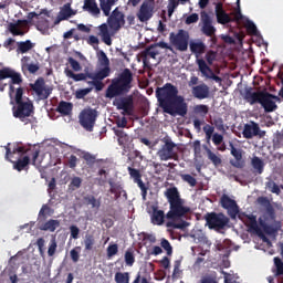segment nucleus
<instances>
[{
  "instance_id": "obj_2",
  "label": "nucleus",
  "mask_w": 283,
  "mask_h": 283,
  "mask_svg": "<svg viewBox=\"0 0 283 283\" xmlns=\"http://www.w3.org/2000/svg\"><path fill=\"white\" fill-rule=\"evenodd\" d=\"M166 198L169 201L170 210L167 213L168 220H171L167 223V227L172 229H187L189 223L185 220H181L182 216L189 213V207L185 206L180 195L178 193L177 188H169L165 192Z\"/></svg>"
},
{
  "instance_id": "obj_1",
  "label": "nucleus",
  "mask_w": 283,
  "mask_h": 283,
  "mask_svg": "<svg viewBox=\"0 0 283 283\" xmlns=\"http://www.w3.org/2000/svg\"><path fill=\"white\" fill-rule=\"evenodd\" d=\"M21 81V74L12 69H2L0 71V92H8L11 98L14 96L17 106L13 107V116L23 120V118H28L32 114V102L23 98Z\"/></svg>"
},
{
  "instance_id": "obj_60",
  "label": "nucleus",
  "mask_w": 283,
  "mask_h": 283,
  "mask_svg": "<svg viewBox=\"0 0 283 283\" xmlns=\"http://www.w3.org/2000/svg\"><path fill=\"white\" fill-rule=\"evenodd\" d=\"M222 140H224V137L218 133H214L212 135V142L214 145H221Z\"/></svg>"
},
{
  "instance_id": "obj_15",
  "label": "nucleus",
  "mask_w": 283,
  "mask_h": 283,
  "mask_svg": "<svg viewBox=\"0 0 283 283\" xmlns=\"http://www.w3.org/2000/svg\"><path fill=\"white\" fill-rule=\"evenodd\" d=\"M261 227H264L265 231L270 233H275L280 231L282 223L280 221H275V217L273 212L268 211L263 217L260 218Z\"/></svg>"
},
{
  "instance_id": "obj_43",
  "label": "nucleus",
  "mask_w": 283,
  "mask_h": 283,
  "mask_svg": "<svg viewBox=\"0 0 283 283\" xmlns=\"http://www.w3.org/2000/svg\"><path fill=\"white\" fill-rule=\"evenodd\" d=\"M84 247L86 251H92V247H94V237L86 234L84 239Z\"/></svg>"
},
{
  "instance_id": "obj_27",
  "label": "nucleus",
  "mask_w": 283,
  "mask_h": 283,
  "mask_svg": "<svg viewBox=\"0 0 283 283\" xmlns=\"http://www.w3.org/2000/svg\"><path fill=\"white\" fill-rule=\"evenodd\" d=\"M114 105L117 109H122L123 114H130L132 112V99L129 98L115 99Z\"/></svg>"
},
{
  "instance_id": "obj_59",
  "label": "nucleus",
  "mask_w": 283,
  "mask_h": 283,
  "mask_svg": "<svg viewBox=\"0 0 283 283\" xmlns=\"http://www.w3.org/2000/svg\"><path fill=\"white\" fill-rule=\"evenodd\" d=\"M161 247L163 249H165V251H167L168 255H171V244L169 243V241H167V239L161 240Z\"/></svg>"
},
{
  "instance_id": "obj_29",
  "label": "nucleus",
  "mask_w": 283,
  "mask_h": 283,
  "mask_svg": "<svg viewBox=\"0 0 283 283\" xmlns=\"http://www.w3.org/2000/svg\"><path fill=\"white\" fill-rule=\"evenodd\" d=\"M196 63L198 65L199 72H201L205 78H208L209 76H213V71L211 70V67H209V65H207V62L205 60L197 59Z\"/></svg>"
},
{
  "instance_id": "obj_57",
  "label": "nucleus",
  "mask_w": 283,
  "mask_h": 283,
  "mask_svg": "<svg viewBox=\"0 0 283 283\" xmlns=\"http://www.w3.org/2000/svg\"><path fill=\"white\" fill-rule=\"evenodd\" d=\"M116 253H118V245L113 244V245H109L107 248V255H108V258H112V256L116 255Z\"/></svg>"
},
{
  "instance_id": "obj_25",
  "label": "nucleus",
  "mask_w": 283,
  "mask_h": 283,
  "mask_svg": "<svg viewBox=\"0 0 283 283\" xmlns=\"http://www.w3.org/2000/svg\"><path fill=\"white\" fill-rule=\"evenodd\" d=\"M192 96L195 98L205 99L209 97V86L207 84H200L192 87Z\"/></svg>"
},
{
  "instance_id": "obj_49",
  "label": "nucleus",
  "mask_w": 283,
  "mask_h": 283,
  "mask_svg": "<svg viewBox=\"0 0 283 283\" xmlns=\"http://www.w3.org/2000/svg\"><path fill=\"white\" fill-rule=\"evenodd\" d=\"M266 187L272 193H280V187L274 181H269Z\"/></svg>"
},
{
  "instance_id": "obj_35",
  "label": "nucleus",
  "mask_w": 283,
  "mask_h": 283,
  "mask_svg": "<svg viewBox=\"0 0 283 283\" xmlns=\"http://www.w3.org/2000/svg\"><path fill=\"white\" fill-rule=\"evenodd\" d=\"M252 167L258 174H262V171H264V161L258 157H254L252 158Z\"/></svg>"
},
{
  "instance_id": "obj_18",
  "label": "nucleus",
  "mask_w": 283,
  "mask_h": 283,
  "mask_svg": "<svg viewBox=\"0 0 283 283\" xmlns=\"http://www.w3.org/2000/svg\"><path fill=\"white\" fill-rule=\"evenodd\" d=\"M201 32H203L206 36H213L216 34V27H213L211 17L206 12L201 13Z\"/></svg>"
},
{
  "instance_id": "obj_55",
  "label": "nucleus",
  "mask_w": 283,
  "mask_h": 283,
  "mask_svg": "<svg viewBox=\"0 0 283 283\" xmlns=\"http://www.w3.org/2000/svg\"><path fill=\"white\" fill-rule=\"evenodd\" d=\"M199 15L198 13H192L186 19V24L191 25V23H198Z\"/></svg>"
},
{
  "instance_id": "obj_51",
  "label": "nucleus",
  "mask_w": 283,
  "mask_h": 283,
  "mask_svg": "<svg viewBox=\"0 0 283 283\" xmlns=\"http://www.w3.org/2000/svg\"><path fill=\"white\" fill-rule=\"evenodd\" d=\"M90 92H92V88L77 90L75 92V96H76V98H85V96H87V94H90Z\"/></svg>"
},
{
  "instance_id": "obj_17",
  "label": "nucleus",
  "mask_w": 283,
  "mask_h": 283,
  "mask_svg": "<svg viewBox=\"0 0 283 283\" xmlns=\"http://www.w3.org/2000/svg\"><path fill=\"white\" fill-rule=\"evenodd\" d=\"M220 202L223 209H227L229 216H231L232 218H235V216L240 213V208H238V203L235 202V199H233V197L223 195L220 199Z\"/></svg>"
},
{
  "instance_id": "obj_23",
  "label": "nucleus",
  "mask_w": 283,
  "mask_h": 283,
  "mask_svg": "<svg viewBox=\"0 0 283 283\" xmlns=\"http://www.w3.org/2000/svg\"><path fill=\"white\" fill-rule=\"evenodd\" d=\"M174 147H176V145H174V143L166 142V144L158 151V156H159L160 160L171 159V157L174 156Z\"/></svg>"
},
{
  "instance_id": "obj_62",
  "label": "nucleus",
  "mask_w": 283,
  "mask_h": 283,
  "mask_svg": "<svg viewBox=\"0 0 283 283\" xmlns=\"http://www.w3.org/2000/svg\"><path fill=\"white\" fill-rule=\"evenodd\" d=\"M125 262L128 266H132L134 264V254L132 252L125 253Z\"/></svg>"
},
{
  "instance_id": "obj_31",
  "label": "nucleus",
  "mask_w": 283,
  "mask_h": 283,
  "mask_svg": "<svg viewBox=\"0 0 283 283\" xmlns=\"http://www.w3.org/2000/svg\"><path fill=\"white\" fill-rule=\"evenodd\" d=\"M107 76H109V66L102 67L99 71L88 74V78L93 81H103Z\"/></svg>"
},
{
  "instance_id": "obj_20",
  "label": "nucleus",
  "mask_w": 283,
  "mask_h": 283,
  "mask_svg": "<svg viewBox=\"0 0 283 283\" xmlns=\"http://www.w3.org/2000/svg\"><path fill=\"white\" fill-rule=\"evenodd\" d=\"M75 14H76V11L72 9L70 3H66L61 8L54 23L55 25H59L61 21H65L70 19V17H74Z\"/></svg>"
},
{
  "instance_id": "obj_19",
  "label": "nucleus",
  "mask_w": 283,
  "mask_h": 283,
  "mask_svg": "<svg viewBox=\"0 0 283 283\" xmlns=\"http://www.w3.org/2000/svg\"><path fill=\"white\" fill-rule=\"evenodd\" d=\"M254 136H264V132L260 129L256 123L250 122L243 127V138H253Z\"/></svg>"
},
{
  "instance_id": "obj_47",
  "label": "nucleus",
  "mask_w": 283,
  "mask_h": 283,
  "mask_svg": "<svg viewBox=\"0 0 283 283\" xmlns=\"http://www.w3.org/2000/svg\"><path fill=\"white\" fill-rule=\"evenodd\" d=\"M69 63L72 70H74V72H81V70H83V67L81 66V63H78V61L74 60L73 57L69 59Z\"/></svg>"
},
{
  "instance_id": "obj_61",
  "label": "nucleus",
  "mask_w": 283,
  "mask_h": 283,
  "mask_svg": "<svg viewBox=\"0 0 283 283\" xmlns=\"http://www.w3.org/2000/svg\"><path fill=\"white\" fill-rule=\"evenodd\" d=\"M206 61L209 63V65L213 64V61H216V52L210 51L206 54Z\"/></svg>"
},
{
  "instance_id": "obj_48",
  "label": "nucleus",
  "mask_w": 283,
  "mask_h": 283,
  "mask_svg": "<svg viewBox=\"0 0 283 283\" xmlns=\"http://www.w3.org/2000/svg\"><path fill=\"white\" fill-rule=\"evenodd\" d=\"M181 179L184 182L190 185V187H196V178H193L191 175H181Z\"/></svg>"
},
{
  "instance_id": "obj_24",
  "label": "nucleus",
  "mask_w": 283,
  "mask_h": 283,
  "mask_svg": "<svg viewBox=\"0 0 283 283\" xmlns=\"http://www.w3.org/2000/svg\"><path fill=\"white\" fill-rule=\"evenodd\" d=\"M190 52L196 55V59H199L200 54H205L206 45L201 40L190 41Z\"/></svg>"
},
{
  "instance_id": "obj_10",
  "label": "nucleus",
  "mask_w": 283,
  "mask_h": 283,
  "mask_svg": "<svg viewBox=\"0 0 283 283\" xmlns=\"http://www.w3.org/2000/svg\"><path fill=\"white\" fill-rule=\"evenodd\" d=\"M164 112L170 116H187V102L185 97L178 95Z\"/></svg>"
},
{
  "instance_id": "obj_33",
  "label": "nucleus",
  "mask_w": 283,
  "mask_h": 283,
  "mask_svg": "<svg viewBox=\"0 0 283 283\" xmlns=\"http://www.w3.org/2000/svg\"><path fill=\"white\" fill-rule=\"evenodd\" d=\"M34 48V44L30 42V40H27L24 42H18V50L17 52H20L21 54H25L30 52Z\"/></svg>"
},
{
  "instance_id": "obj_30",
  "label": "nucleus",
  "mask_w": 283,
  "mask_h": 283,
  "mask_svg": "<svg viewBox=\"0 0 283 283\" xmlns=\"http://www.w3.org/2000/svg\"><path fill=\"white\" fill-rule=\"evenodd\" d=\"M150 220L153 224H156L157 227L165 224V212L163 210L154 209Z\"/></svg>"
},
{
  "instance_id": "obj_16",
  "label": "nucleus",
  "mask_w": 283,
  "mask_h": 283,
  "mask_svg": "<svg viewBox=\"0 0 283 283\" xmlns=\"http://www.w3.org/2000/svg\"><path fill=\"white\" fill-rule=\"evenodd\" d=\"M206 220L209 229H216L217 231L224 229V227L229 224V218L222 213H210L207 216Z\"/></svg>"
},
{
  "instance_id": "obj_22",
  "label": "nucleus",
  "mask_w": 283,
  "mask_h": 283,
  "mask_svg": "<svg viewBox=\"0 0 283 283\" xmlns=\"http://www.w3.org/2000/svg\"><path fill=\"white\" fill-rule=\"evenodd\" d=\"M129 175L132 178H134L135 182L138 185L139 189L142 190L143 200L147 199V187H145V184L143 182V179H140V172L134 168H128Z\"/></svg>"
},
{
  "instance_id": "obj_44",
  "label": "nucleus",
  "mask_w": 283,
  "mask_h": 283,
  "mask_svg": "<svg viewBox=\"0 0 283 283\" xmlns=\"http://www.w3.org/2000/svg\"><path fill=\"white\" fill-rule=\"evenodd\" d=\"M56 247H57L56 245V239L55 238L51 239L50 244H49V249H48V255L50 258H52V255H54L56 253Z\"/></svg>"
},
{
  "instance_id": "obj_11",
  "label": "nucleus",
  "mask_w": 283,
  "mask_h": 283,
  "mask_svg": "<svg viewBox=\"0 0 283 283\" xmlns=\"http://www.w3.org/2000/svg\"><path fill=\"white\" fill-rule=\"evenodd\" d=\"M170 43L176 46L179 52H187L189 48V32L179 30L177 33H170Z\"/></svg>"
},
{
  "instance_id": "obj_58",
  "label": "nucleus",
  "mask_w": 283,
  "mask_h": 283,
  "mask_svg": "<svg viewBox=\"0 0 283 283\" xmlns=\"http://www.w3.org/2000/svg\"><path fill=\"white\" fill-rule=\"evenodd\" d=\"M234 19L235 21H242V23H244L245 19H249V18L244 17L240 8H238V10L234 12Z\"/></svg>"
},
{
  "instance_id": "obj_41",
  "label": "nucleus",
  "mask_w": 283,
  "mask_h": 283,
  "mask_svg": "<svg viewBox=\"0 0 283 283\" xmlns=\"http://www.w3.org/2000/svg\"><path fill=\"white\" fill-rule=\"evenodd\" d=\"M54 214V210H52L50 207L48 206H43L40 210L39 216L42 218H49L50 216Z\"/></svg>"
},
{
  "instance_id": "obj_3",
  "label": "nucleus",
  "mask_w": 283,
  "mask_h": 283,
  "mask_svg": "<svg viewBox=\"0 0 283 283\" xmlns=\"http://www.w3.org/2000/svg\"><path fill=\"white\" fill-rule=\"evenodd\" d=\"M106 23L99 25V36L106 45H112V36H114L123 25H125V17L118 9H115Z\"/></svg>"
},
{
  "instance_id": "obj_46",
  "label": "nucleus",
  "mask_w": 283,
  "mask_h": 283,
  "mask_svg": "<svg viewBox=\"0 0 283 283\" xmlns=\"http://www.w3.org/2000/svg\"><path fill=\"white\" fill-rule=\"evenodd\" d=\"M32 57H30V56H23L22 59H21V67H22V72H25L27 70H28V67H29V65H31L32 64Z\"/></svg>"
},
{
  "instance_id": "obj_53",
  "label": "nucleus",
  "mask_w": 283,
  "mask_h": 283,
  "mask_svg": "<svg viewBox=\"0 0 283 283\" xmlns=\"http://www.w3.org/2000/svg\"><path fill=\"white\" fill-rule=\"evenodd\" d=\"M70 231H71V238H73V240H78V233H81V230L78 229V227L71 226Z\"/></svg>"
},
{
  "instance_id": "obj_45",
  "label": "nucleus",
  "mask_w": 283,
  "mask_h": 283,
  "mask_svg": "<svg viewBox=\"0 0 283 283\" xmlns=\"http://www.w3.org/2000/svg\"><path fill=\"white\" fill-rule=\"evenodd\" d=\"M11 34H13V36H23V32L21 31V27H19L18 24H11L9 28Z\"/></svg>"
},
{
  "instance_id": "obj_4",
  "label": "nucleus",
  "mask_w": 283,
  "mask_h": 283,
  "mask_svg": "<svg viewBox=\"0 0 283 283\" xmlns=\"http://www.w3.org/2000/svg\"><path fill=\"white\" fill-rule=\"evenodd\" d=\"M129 83H132V73L129 70H125L119 78L113 80L112 85L108 86L106 91V97L114 98L115 96L123 94V92H127V90H129Z\"/></svg>"
},
{
  "instance_id": "obj_8",
  "label": "nucleus",
  "mask_w": 283,
  "mask_h": 283,
  "mask_svg": "<svg viewBox=\"0 0 283 283\" xmlns=\"http://www.w3.org/2000/svg\"><path fill=\"white\" fill-rule=\"evenodd\" d=\"M277 101H280V98L271 94L252 93L249 103H251V105H253V103H260L265 112H275V109H277V105L275 104Z\"/></svg>"
},
{
  "instance_id": "obj_28",
  "label": "nucleus",
  "mask_w": 283,
  "mask_h": 283,
  "mask_svg": "<svg viewBox=\"0 0 283 283\" xmlns=\"http://www.w3.org/2000/svg\"><path fill=\"white\" fill-rule=\"evenodd\" d=\"M59 227H61V221L50 219L49 221L40 226V231H49L50 233H54V231L57 230Z\"/></svg>"
},
{
  "instance_id": "obj_34",
  "label": "nucleus",
  "mask_w": 283,
  "mask_h": 283,
  "mask_svg": "<svg viewBox=\"0 0 283 283\" xmlns=\"http://www.w3.org/2000/svg\"><path fill=\"white\" fill-rule=\"evenodd\" d=\"M57 112L63 116H70L72 114V103L61 102L57 106Z\"/></svg>"
},
{
  "instance_id": "obj_5",
  "label": "nucleus",
  "mask_w": 283,
  "mask_h": 283,
  "mask_svg": "<svg viewBox=\"0 0 283 283\" xmlns=\"http://www.w3.org/2000/svg\"><path fill=\"white\" fill-rule=\"evenodd\" d=\"M6 159L13 164V169L17 171H23L30 165V156L21 147L13 148L12 150L6 147Z\"/></svg>"
},
{
  "instance_id": "obj_36",
  "label": "nucleus",
  "mask_w": 283,
  "mask_h": 283,
  "mask_svg": "<svg viewBox=\"0 0 283 283\" xmlns=\"http://www.w3.org/2000/svg\"><path fill=\"white\" fill-rule=\"evenodd\" d=\"M97 63H99L102 67H108L107 65H109V59L103 51L97 52Z\"/></svg>"
},
{
  "instance_id": "obj_56",
  "label": "nucleus",
  "mask_w": 283,
  "mask_h": 283,
  "mask_svg": "<svg viewBox=\"0 0 283 283\" xmlns=\"http://www.w3.org/2000/svg\"><path fill=\"white\" fill-rule=\"evenodd\" d=\"M25 72H30V74L39 72V63L31 62V64H29V67H27Z\"/></svg>"
},
{
  "instance_id": "obj_32",
  "label": "nucleus",
  "mask_w": 283,
  "mask_h": 283,
  "mask_svg": "<svg viewBox=\"0 0 283 283\" xmlns=\"http://www.w3.org/2000/svg\"><path fill=\"white\" fill-rule=\"evenodd\" d=\"M118 0H99V6L105 14V17H109V12H112V6L116 3Z\"/></svg>"
},
{
  "instance_id": "obj_64",
  "label": "nucleus",
  "mask_w": 283,
  "mask_h": 283,
  "mask_svg": "<svg viewBox=\"0 0 283 283\" xmlns=\"http://www.w3.org/2000/svg\"><path fill=\"white\" fill-rule=\"evenodd\" d=\"M81 178L74 177L71 181V187H73L72 189H78V187H81Z\"/></svg>"
},
{
  "instance_id": "obj_54",
  "label": "nucleus",
  "mask_w": 283,
  "mask_h": 283,
  "mask_svg": "<svg viewBox=\"0 0 283 283\" xmlns=\"http://www.w3.org/2000/svg\"><path fill=\"white\" fill-rule=\"evenodd\" d=\"M231 155L235 158V160H242V151L233 147V145H231Z\"/></svg>"
},
{
  "instance_id": "obj_26",
  "label": "nucleus",
  "mask_w": 283,
  "mask_h": 283,
  "mask_svg": "<svg viewBox=\"0 0 283 283\" xmlns=\"http://www.w3.org/2000/svg\"><path fill=\"white\" fill-rule=\"evenodd\" d=\"M83 9L85 12L92 14V17H98L101 14V9L98 8L96 0H85Z\"/></svg>"
},
{
  "instance_id": "obj_63",
  "label": "nucleus",
  "mask_w": 283,
  "mask_h": 283,
  "mask_svg": "<svg viewBox=\"0 0 283 283\" xmlns=\"http://www.w3.org/2000/svg\"><path fill=\"white\" fill-rule=\"evenodd\" d=\"M259 238L262 241L263 247H268V248L272 247L271 239H269V237L264 234H260Z\"/></svg>"
},
{
  "instance_id": "obj_42",
  "label": "nucleus",
  "mask_w": 283,
  "mask_h": 283,
  "mask_svg": "<svg viewBox=\"0 0 283 283\" xmlns=\"http://www.w3.org/2000/svg\"><path fill=\"white\" fill-rule=\"evenodd\" d=\"M193 112L199 116H205L209 112V108L207 107V105H197L193 107Z\"/></svg>"
},
{
  "instance_id": "obj_52",
  "label": "nucleus",
  "mask_w": 283,
  "mask_h": 283,
  "mask_svg": "<svg viewBox=\"0 0 283 283\" xmlns=\"http://www.w3.org/2000/svg\"><path fill=\"white\" fill-rule=\"evenodd\" d=\"M274 264L277 270V275H283V262L280 258H274Z\"/></svg>"
},
{
  "instance_id": "obj_38",
  "label": "nucleus",
  "mask_w": 283,
  "mask_h": 283,
  "mask_svg": "<svg viewBox=\"0 0 283 283\" xmlns=\"http://www.w3.org/2000/svg\"><path fill=\"white\" fill-rule=\"evenodd\" d=\"M206 151L209 160H211L213 165H220V163H222V159H220V157L216 155V153L211 151V149L206 148Z\"/></svg>"
},
{
  "instance_id": "obj_12",
  "label": "nucleus",
  "mask_w": 283,
  "mask_h": 283,
  "mask_svg": "<svg viewBox=\"0 0 283 283\" xmlns=\"http://www.w3.org/2000/svg\"><path fill=\"white\" fill-rule=\"evenodd\" d=\"M97 116L98 113L96 112V109L84 108L78 115L80 124L87 132H92V129L94 128V124L96 123Z\"/></svg>"
},
{
  "instance_id": "obj_9",
  "label": "nucleus",
  "mask_w": 283,
  "mask_h": 283,
  "mask_svg": "<svg viewBox=\"0 0 283 283\" xmlns=\"http://www.w3.org/2000/svg\"><path fill=\"white\" fill-rule=\"evenodd\" d=\"M178 96V88L171 84H166L157 90V98L163 109L169 107L171 102Z\"/></svg>"
},
{
  "instance_id": "obj_21",
  "label": "nucleus",
  "mask_w": 283,
  "mask_h": 283,
  "mask_svg": "<svg viewBox=\"0 0 283 283\" xmlns=\"http://www.w3.org/2000/svg\"><path fill=\"white\" fill-rule=\"evenodd\" d=\"M216 17L218 23L221 25H227V23H231V17L227 14L224 9L222 8V2H218L214 8Z\"/></svg>"
},
{
  "instance_id": "obj_40",
  "label": "nucleus",
  "mask_w": 283,
  "mask_h": 283,
  "mask_svg": "<svg viewBox=\"0 0 283 283\" xmlns=\"http://www.w3.org/2000/svg\"><path fill=\"white\" fill-rule=\"evenodd\" d=\"M66 76H69V78H73V81H85L86 76H85V73H78V74H75L74 72L72 71H67L66 72Z\"/></svg>"
},
{
  "instance_id": "obj_50",
  "label": "nucleus",
  "mask_w": 283,
  "mask_h": 283,
  "mask_svg": "<svg viewBox=\"0 0 283 283\" xmlns=\"http://www.w3.org/2000/svg\"><path fill=\"white\" fill-rule=\"evenodd\" d=\"M178 8V0H169L168 3V14L171 17L174 14V11Z\"/></svg>"
},
{
  "instance_id": "obj_7",
  "label": "nucleus",
  "mask_w": 283,
  "mask_h": 283,
  "mask_svg": "<svg viewBox=\"0 0 283 283\" xmlns=\"http://www.w3.org/2000/svg\"><path fill=\"white\" fill-rule=\"evenodd\" d=\"M28 19H36L35 27L41 34H50V19H52V11L42 9L40 11L30 12Z\"/></svg>"
},
{
  "instance_id": "obj_13",
  "label": "nucleus",
  "mask_w": 283,
  "mask_h": 283,
  "mask_svg": "<svg viewBox=\"0 0 283 283\" xmlns=\"http://www.w3.org/2000/svg\"><path fill=\"white\" fill-rule=\"evenodd\" d=\"M33 90V95L38 101H45L52 94V86L45 84L43 78L36 80L33 84H31Z\"/></svg>"
},
{
  "instance_id": "obj_39",
  "label": "nucleus",
  "mask_w": 283,
  "mask_h": 283,
  "mask_svg": "<svg viewBox=\"0 0 283 283\" xmlns=\"http://www.w3.org/2000/svg\"><path fill=\"white\" fill-rule=\"evenodd\" d=\"M244 27L247 28L248 32L250 34H258V27H255V23L253 21L245 19V22H243Z\"/></svg>"
},
{
  "instance_id": "obj_37",
  "label": "nucleus",
  "mask_w": 283,
  "mask_h": 283,
  "mask_svg": "<svg viewBox=\"0 0 283 283\" xmlns=\"http://www.w3.org/2000/svg\"><path fill=\"white\" fill-rule=\"evenodd\" d=\"M115 282L116 283H129V273L117 272L115 274Z\"/></svg>"
},
{
  "instance_id": "obj_6",
  "label": "nucleus",
  "mask_w": 283,
  "mask_h": 283,
  "mask_svg": "<svg viewBox=\"0 0 283 283\" xmlns=\"http://www.w3.org/2000/svg\"><path fill=\"white\" fill-rule=\"evenodd\" d=\"M167 50L174 52V49L169 46L166 42H158L157 44L150 46L146 51L144 57V65H146V67L158 65L160 61V54H164V52H167Z\"/></svg>"
},
{
  "instance_id": "obj_14",
  "label": "nucleus",
  "mask_w": 283,
  "mask_h": 283,
  "mask_svg": "<svg viewBox=\"0 0 283 283\" xmlns=\"http://www.w3.org/2000/svg\"><path fill=\"white\" fill-rule=\"evenodd\" d=\"M156 10V0H146L140 6L139 11L137 12V19L145 23V21H149L154 17V12Z\"/></svg>"
}]
</instances>
